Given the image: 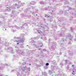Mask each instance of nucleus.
<instances>
[{
  "label": "nucleus",
  "instance_id": "0eeeda50",
  "mask_svg": "<svg viewBox=\"0 0 76 76\" xmlns=\"http://www.w3.org/2000/svg\"><path fill=\"white\" fill-rule=\"evenodd\" d=\"M41 45H42V46H43V44H41Z\"/></svg>",
  "mask_w": 76,
  "mask_h": 76
},
{
  "label": "nucleus",
  "instance_id": "f8f14e48",
  "mask_svg": "<svg viewBox=\"0 0 76 76\" xmlns=\"http://www.w3.org/2000/svg\"><path fill=\"white\" fill-rule=\"evenodd\" d=\"M19 44V43H17V44Z\"/></svg>",
  "mask_w": 76,
  "mask_h": 76
},
{
  "label": "nucleus",
  "instance_id": "39448f33",
  "mask_svg": "<svg viewBox=\"0 0 76 76\" xmlns=\"http://www.w3.org/2000/svg\"><path fill=\"white\" fill-rule=\"evenodd\" d=\"M65 61L66 62V63H67V60H65Z\"/></svg>",
  "mask_w": 76,
  "mask_h": 76
},
{
  "label": "nucleus",
  "instance_id": "ddd939ff",
  "mask_svg": "<svg viewBox=\"0 0 76 76\" xmlns=\"http://www.w3.org/2000/svg\"><path fill=\"white\" fill-rule=\"evenodd\" d=\"M73 72H74V71H73Z\"/></svg>",
  "mask_w": 76,
  "mask_h": 76
},
{
  "label": "nucleus",
  "instance_id": "f03ea898",
  "mask_svg": "<svg viewBox=\"0 0 76 76\" xmlns=\"http://www.w3.org/2000/svg\"><path fill=\"white\" fill-rule=\"evenodd\" d=\"M7 10H8V11H10L11 10H10V8H9V7H7Z\"/></svg>",
  "mask_w": 76,
  "mask_h": 76
},
{
  "label": "nucleus",
  "instance_id": "f257e3e1",
  "mask_svg": "<svg viewBox=\"0 0 76 76\" xmlns=\"http://www.w3.org/2000/svg\"><path fill=\"white\" fill-rule=\"evenodd\" d=\"M38 33L40 34L42 33V32L40 30H38Z\"/></svg>",
  "mask_w": 76,
  "mask_h": 76
},
{
  "label": "nucleus",
  "instance_id": "6e6552de",
  "mask_svg": "<svg viewBox=\"0 0 76 76\" xmlns=\"http://www.w3.org/2000/svg\"><path fill=\"white\" fill-rule=\"evenodd\" d=\"M72 74H73V75H75V73H72Z\"/></svg>",
  "mask_w": 76,
  "mask_h": 76
},
{
  "label": "nucleus",
  "instance_id": "2eb2a0df",
  "mask_svg": "<svg viewBox=\"0 0 76 76\" xmlns=\"http://www.w3.org/2000/svg\"><path fill=\"white\" fill-rule=\"evenodd\" d=\"M41 38H42V37H41Z\"/></svg>",
  "mask_w": 76,
  "mask_h": 76
},
{
  "label": "nucleus",
  "instance_id": "9d476101",
  "mask_svg": "<svg viewBox=\"0 0 76 76\" xmlns=\"http://www.w3.org/2000/svg\"><path fill=\"white\" fill-rule=\"evenodd\" d=\"M36 16H38V15H37V14L36 15Z\"/></svg>",
  "mask_w": 76,
  "mask_h": 76
},
{
  "label": "nucleus",
  "instance_id": "7ed1b4c3",
  "mask_svg": "<svg viewBox=\"0 0 76 76\" xmlns=\"http://www.w3.org/2000/svg\"><path fill=\"white\" fill-rule=\"evenodd\" d=\"M45 17H46V18H49V16H48V15H45Z\"/></svg>",
  "mask_w": 76,
  "mask_h": 76
},
{
  "label": "nucleus",
  "instance_id": "4468645a",
  "mask_svg": "<svg viewBox=\"0 0 76 76\" xmlns=\"http://www.w3.org/2000/svg\"><path fill=\"white\" fill-rule=\"evenodd\" d=\"M29 65H31V64H30Z\"/></svg>",
  "mask_w": 76,
  "mask_h": 76
},
{
  "label": "nucleus",
  "instance_id": "1a4fd4ad",
  "mask_svg": "<svg viewBox=\"0 0 76 76\" xmlns=\"http://www.w3.org/2000/svg\"><path fill=\"white\" fill-rule=\"evenodd\" d=\"M40 47H42V45H40Z\"/></svg>",
  "mask_w": 76,
  "mask_h": 76
},
{
  "label": "nucleus",
  "instance_id": "9b49d317",
  "mask_svg": "<svg viewBox=\"0 0 76 76\" xmlns=\"http://www.w3.org/2000/svg\"><path fill=\"white\" fill-rule=\"evenodd\" d=\"M16 41V42H18V41Z\"/></svg>",
  "mask_w": 76,
  "mask_h": 76
},
{
  "label": "nucleus",
  "instance_id": "423d86ee",
  "mask_svg": "<svg viewBox=\"0 0 76 76\" xmlns=\"http://www.w3.org/2000/svg\"><path fill=\"white\" fill-rule=\"evenodd\" d=\"M73 66H74V65H72V67H73Z\"/></svg>",
  "mask_w": 76,
  "mask_h": 76
},
{
  "label": "nucleus",
  "instance_id": "20e7f679",
  "mask_svg": "<svg viewBox=\"0 0 76 76\" xmlns=\"http://www.w3.org/2000/svg\"><path fill=\"white\" fill-rule=\"evenodd\" d=\"M46 66H48L49 65V64L48 63H47L46 64Z\"/></svg>",
  "mask_w": 76,
  "mask_h": 76
}]
</instances>
